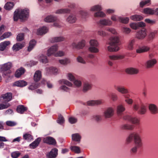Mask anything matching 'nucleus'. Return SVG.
<instances>
[{"mask_svg":"<svg viewBox=\"0 0 158 158\" xmlns=\"http://www.w3.org/2000/svg\"><path fill=\"white\" fill-rule=\"evenodd\" d=\"M137 134V132H134L130 134L129 136L127 138V142L128 143H129L132 141L133 139L134 140Z\"/></svg>","mask_w":158,"mask_h":158,"instance_id":"nucleus-35","label":"nucleus"},{"mask_svg":"<svg viewBox=\"0 0 158 158\" xmlns=\"http://www.w3.org/2000/svg\"><path fill=\"white\" fill-rule=\"evenodd\" d=\"M41 141V139L40 138H37L35 140L30 144V148H35L39 145Z\"/></svg>","mask_w":158,"mask_h":158,"instance_id":"nucleus-41","label":"nucleus"},{"mask_svg":"<svg viewBox=\"0 0 158 158\" xmlns=\"http://www.w3.org/2000/svg\"><path fill=\"white\" fill-rule=\"evenodd\" d=\"M94 16L95 18H104L106 16V14L102 10L95 12Z\"/></svg>","mask_w":158,"mask_h":158,"instance_id":"nucleus-27","label":"nucleus"},{"mask_svg":"<svg viewBox=\"0 0 158 158\" xmlns=\"http://www.w3.org/2000/svg\"><path fill=\"white\" fill-rule=\"evenodd\" d=\"M36 44V41L34 40H31L29 42V46L28 48V51H31L34 48Z\"/></svg>","mask_w":158,"mask_h":158,"instance_id":"nucleus-42","label":"nucleus"},{"mask_svg":"<svg viewBox=\"0 0 158 158\" xmlns=\"http://www.w3.org/2000/svg\"><path fill=\"white\" fill-rule=\"evenodd\" d=\"M97 34L98 35L102 37H105L107 35L106 32L102 29H100L98 30L97 31Z\"/></svg>","mask_w":158,"mask_h":158,"instance_id":"nucleus-61","label":"nucleus"},{"mask_svg":"<svg viewBox=\"0 0 158 158\" xmlns=\"http://www.w3.org/2000/svg\"><path fill=\"white\" fill-rule=\"evenodd\" d=\"M59 46L57 44L51 46L48 50L47 55L48 56H49L52 55L55 56V54L56 53L58 49Z\"/></svg>","mask_w":158,"mask_h":158,"instance_id":"nucleus-10","label":"nucleus"},{"mask_svg":"<svg viewBox=\"0 0 158 158\" xmlns=\"http://www.w3.org/2000/svg\"><path fill=\"white\" fill-rule=\"evenodd\" d=\"M27 110L26 107L23 105H20L18 106L17 108V111L20 114H23L25 111Z\"/></svg>","mask_w":158,"mask_h":158,"instance_id":"nucleus-50","label":"nucleus"},{"mask_svg":"<svg viewBox=\"0 0 158 158\" xmlns=\"http://www.w3.org/2000/svg\"><path fill=\"white\" fill-rule=\"evenodd\" d=\"M109 42L106 46V50L110 52H117L120 50V40L119 36H113L109 39Z\"/></svg>","mask_w":158,"mask_h":158,"instance_id":"nucleus-1","label":"nucleus"},{"mask_svg":"<svg viewBox=\"0 0 158 158\" xmlns=\"http://www.w3.org/2000/svg\"><path fill=\"white\" fill-rule=\"evenodd\" d=\"M23 46V44L20 43H17L13 45L12 48L14 51L16 52L22 48Z\"/></svg>","mask_w":158,"mask_h":158,"instance_id":"nucleus-38","label":"nucleus"},{"mask_svg":"<svg viewBox=\"0 0 158 158\" xmlns=\"http://www.w3.org/2000/svg\"><path fill=\"white\" fill-rule=\"evenodd\" d=\"M48 31V28L45 26L40 27L36 31L35 30V32L39 35H42L47 33Z\"/></svg>","mask_w":158,"mask_h":158,"instance_id":"nucleus-8","label":"nucleus"},{"mask_svg":"<svg viewBox=\"0 0 158 158\" xmlns=\"http://www.w3.org/2000/svg\"><path fill=\"white\" fill-rule=\"evenodd\" d=\"M43 141L44 142L50 144L54 145L56 143L55 140L52 137L50 136L44 138Z\"/></svg>","mask_w":158,"mask_h":158,"instance_id":"nucleus-21","label":"nucleus"},{"mask_svg":"<svg viewBox=\"0 0 158 158\" xmlns=\"http://www.w3.org/2000/svg\"><path fill=\"white\" fill-rule=\"evenodd\" d=\"M124 57V55L121 54L111 55L108 56L109 59L112 60L122 59Z\"/></svg>","mask_w":158,"mask_h":158,"instance_id":"nucleus-19","label":"nucleus"},{"mask_svg":"<svg viewBox=\"0 0 158 158\" xmlns=\"http://www.w3.org/2000/svg\"><path fill=\"white\" fill-rule=\"evenodd\" d=\"M103 8L101 4H97L92 6L90 7V11L91 12L98 11L99 10H102Z\"/></svg>","mask_w":158,"mask_h":158,"instance_id":"nucleus-23","label":"nucleus"},{"mask_svg":"<svg viewBox=\"0 0 158 158\" xmlns=\"http://www.w3.org/2000/svg\"><path fill=\"white\" fill-rule=\"evenodd\" d=\"M135 42V40L132 39L130 40L128 43L127 46V48L129 50H132L134 49V45Z\"/></svg>","mask_w":158,"mask_h":158,"instance_id":"nucleus-37","label":"nucleus"},{"mask_svg":"<svg viewBox=\"0 0 158 158\" xmlns=\"http://www.w3.org/2000/svg\"><path fill=\"white\" fill-rule=\"evenodd\" d=\"M150 49V47L148 46H144L137 49L136 52L138 53L145 52L149 51Z\"/></svg>","mask_w":158,"mask_h":158,"instance_id":"nucleus-24","label":"nucleus"},{"mask_svg":"<svg viewBox=\"0 0 158 158\" xmlns=\"http://www.w3.org/2000/svg\"><path fill=\"white\" fill-rule=\"evenodd\" d=\"M57 17L52 15H49L46 16L44 19V22L47 23H51L57 21Z\"/></svg>","mask_w":158,"mask_h":158,"instance_id":"nucleus-16","label":"nucleus"},{"mask_svg":"<svg viewBox=\"0 0 158 158\" xmlns=\"http://www.w3.org/2000/svg\"><path fill=\"white\" fill-rule=\"evenodd\" d=\"M64 119L63 116L61 114L58 115V117L57 120V122L59 124L62 125L64 123Z\"/></svg>","mask_w":158,"mask_h":158,"instance_id":"nucleus-58","label":"nucleus"},{"mask_svg":"<svg viewBox=\"0 0 158 158\" xmlns=\"http://www.w3.org/2000/svg\"><path fill=\"white\" fill-rule=\"evenodd\" d=\"M134 141L135 145V146L138 148H140L142 146V140L139 135L138 133H137Z\"/></svg>","mask_w":158,"mask_h":158,"instance_id":"nucleus-12","label":"nucleus"},{"mask_svg":"<svg viewBox=\"0 0 158 158\" xmlns=\"http://www.w3.org/2000/svg\"><path fill=\"white\" fill-rule=\"evenodd\" d=\"M123 119L129 121L133 124H138L139 122V119L137 118L129 115H126L124 117Z\"/></svg>","mask_w":158,"mask_h":158,"instance_id":"nucleus-17","label":"nucleus"},{"mask_svg":"<svg viewBox=\"0 0 158 158\" xmlns=\"http://www.w3.org/2000/svg\"><path fill=\"white\" fill-rule=\"evenodd\" d=\"M72 140L79 143L81 139V136L78 133H75L72 135Z\"/></svg>","mask_w":158,"mask_h":158,"instance_id":"nucleus-29","label":"nucleus"},{"mask_svg":"<svg viewBox=\"0 0 158 158\" xmlns=\"http://www.w3.org/2000/svg\"><path fill=\"white\" fill-rule=\"evenodd\" d=\"M41 77V72L40 70L36 71L34 76V79L35 81H39Z\"/></svg>","mask_w":158,"mask_h":158,"instance_id":"nucleus-30","label":"nucleus"},{"mask_svg":"<svg viewBox=\"0 0 158 158\" xmlns=\"http://www.w3.org/2000/svg\"><path fill=\"white\" fill-rule=\"evenodd\" d=\"M106 30L107 32L114 35H117L118 33L116 29L112 27H107L106 28Z\"/></svg>","mask_w":158,"mask_h":158,"instance_id":"nucleus-39","label":"nucleus"},{"mask_svg":"<svg viewBox=\"0 0 158 158\" xmlns=\"http://www.w3.org/2000/svg\"><path fill=\"white\" fill-rule=\"evenodd\" d=\"M25 72V69L23 67H21L16 71L15 74V76L16 77H19L22 75Z\"/></svg>","mask_w":158,"mask_h":158,"instance_id":"nucleus-25","label":"nucleus"},{"mask_svg":"<svg viewBox=\"0 0 158 158\" xmlns=\"http://www.w3.org/2000/svg\"><path fill=\"white\" fill-rule=\"evenodd\" d=\"M27 83L24 81H19L15 82L14 83V85L18 87H23L26 85Z\"/></svg>","mask_w":158,"mask_h":158,"instance_id":"nucleus-34","label":"nucleus"},{"mask_svg":"<svg viewBox=\"0 0 158 158\" xmlns=\"http://www.w3.org/2000/svg\"><path fill=\"white\" fill-rule=\"evenodd\" d=\"M147 111V109L145 105H141L140 108L138 110V113L141 114H145Z\"/></svg>","mask_w":158,"mask_h":158,"instance_id":"nucleus-48","label":"nucleus"},{"mask_svg":"<svg viewBox=\"0 0 158 158\" xmlns=\"http://www.w3.org/2000/svg\"><path fill=\"white\" fill-rule=\"evenodd\" d=\"M12 67L11 63L9 62L2 65L1 69L3 71H7L9 70Z\"/></svg>","mask_w":158,"mask_h":158,"instance_id":"nucleus-36","label":"nucleus"},{"mask_svg":"<svg viewBox=\"0 0 158 158\" xmlns=\"http://www.w3.org/2000/svg\"><path fill=\"white\" fill-rule=\"evenodd\" d=\"M10 105L9 103H4L0 104V110L6 109L10 106Z\"/></svg>","mask_w":158,"mask_h":158,"instance_id":"nucleus-62","label":"nucleus"},{"mask_svg":"<svg viewBox=\"0 0 158 158\" xmlns=\"http://www.w3.org/2000/svg\"><path fill=\"white\" fill-rule=\"evenodd\" d=\"M157 63V60L153 58L148 60L145 63V66L147 68H150L153 67Z\"/></svg>","mask_w":158,"mask_h":158,"instance_id":"nucleus-15","label":"nucleus"},{"mask_svg":"<svg viewBox=\"0 0 158 158\" xmlns=\"http://www.w3.org/2000/svg\"><path fill=\"white\" fill-rule=\"evenodd\" d=\"M70 148L72 151L76 153H80L81 151L80 148L78 146H71Z\"/></svg>","mask_w":158,"mask_h":158,"instance_id":"nucleus-54","label":"nucleus"},{"mask_svg":"<svg viewBox=\"0 0 158 158\" xmlns=\"http://www.w3.org/2000/svg\"><path fill=\"white\" fill-rule=\"evenodd\" d=\"M92 88V85L89 83H85L83 85V91L84 92H86L90 90Z\"/></svg>","mask_w":158,"mask_h":158,"instance_id":"nucleus-32","label":"nucleus"},{"mask_svg":"<svg viewBox=\"0 0 158 158\" xmlns=\"http://www.w3.org/2000/svg\"><path fill=\"white\" fill-rule=\"evenodd\" d=\"M122 31L125 34H129L131 32V30L129 28L124 27H122Z\"/></svg>","mask_w":158,"mask_h":158,"instance_id":"nucleus-60","label":"nucleus"},{"mask_svg":"<svg viewBox=\"0 0 158 158\" xmlns=\"http://www.w3.org/2000/svg\"><path fill=\"white\" fill-rule=\"evenodd\" d=\"M77 61L80 63L85 64H86V61L83 57L79 55L77 56L76 58Z\"/></svg>","mask_w":158,"mask_h":158,"instance_id":"nucleus-53","label":"nucleus"},{"mask_svg":"<svg viewBox=\"0 0 158 158\" xmlns=\"http://www.w3.org/2000/svg\"><path fill=\"white\" fill-rule=\"evenodd\" d=\"M70 9L67 8H61L57 10L55 12L56 14H68L70 12Z\"/></svg>","mask_w":158,"mask_h":158,"instance_id":"nucleus-26","label":"nucleus"},{"mask_svg":"<svg viewBox=\"0 0 158 158\" xmlns=\"http://www.w3.org/2000/svg\"><path fill=\"white\" fill-rule=\"evenodd\" d=\"M39 86V85L38 83H35L32 84L29 87V89L34 90L37 88Z\"/></svg>","mask_w":158,"mask_h":158,"instance_id":"nucleus-63","label":"nucleus"},{"mask_svg":"<svg viewBox=\"0 0 158 158\" xmlns=\"http://www.w3.org/2000/svg\"><path fill=\"white\" fill-rule=\"evenodd\" d=\"M59 62L61 64L66 65L70 63V60L68 58H66L64 59L60 60Z\"/></svg>","mask_w":158,"mask_h":158,"instance_id":"nucleus-52","label":"nucleus"},{"mask_svg":"<svg viewBox=\"0 0 158 158\" xmlns=\"http://www.w3.org/2000/svg\"><path fill=\"white\" fill-rule=\"evenodd\" d=\"M143 13L145 14L153 15L154 14V10L149 8H146L143 9Z\"/></svg>","mask_w":158,"mask_h":158,"instance_id":"nucleus-46","label":"nucleus"},{"mask_svg":"<svg viewBox=\"0 0 158 158\" xmlns=\"http://www.w3.org/2000/svg\"><path fill=\"white\" fill-rule=\"evenodd\" d=\"M97 24L102 26H110L112 25L113 22L110 19L103 18L100 19Z\"/></svg>","mask_w":158,"mask_h":158,"instance_id":"nucleus-6","label":"nucleus"},{"mask_svg":"<svg viewBox=\"0 0 158 158\" xmlns=\"http://www.w3.org/2000/svg\"><path fill=\"white\" fill-rule=\"evenodd\" d=\"M103 103L102 99H98L88 101L86 102V104L89 106H94L96 105H101Z\"/></svg>","mask_w":158,"mask_h":158,"instance_id":"nucleus-11","label":"nucleus"},{"mask_svg":"<svg viewBox=\"0 0 158 158\" xmlns=\"http://www.w3.org/2000/svg\"><path fill=\"white\" fill-rule=\"evenodd\" d=\"M45 70L47 75H56L59 73V69L56 67L53 66L47 67L45 68Z\"/></svg>","mask_w":158,"mask_h":158,"instance_id":"nucleus-9","label":"nucleus"},{"mask_svg":"<svg viewBox=\"0 0 158 158\" xmlns=\"http://www.w3.org/2000/svg\"><path fill=\"white\" fill-rule=\"evenodd\" d=\"M39 86V85L38 83H35L32 84L29 87V89L34 90L37 88Z\"/></svg>","mask_w":158,"mask_h":158,"instance_id":"nucleus-64","label":"nucleus"},{"mask_svg":"<svg viewBox=\"0 0 158 158\" xmlns=\"http://www.w3.org/2000/svg\"><path fill=\"white\" fill-rule=\"evenodd\" d=\"M122 128L123 129L132 130L134 128V126L129 124H124L122 126Z\"/></svg>","mask_w":158,"mask_h":158,"instance_id":"nucleus-55","label":"nucleus"},{"mask_svg":"<svg viewBox=\"0 0 158 158\" xmlns=\"http://www.w3.org/2000/svg\"><path fill=\"white\" fill-rule=\"evenodd\" d=\"M10 44L9 41H5L1 42L0 44V50L1 51H4L6 48L7 46Z\"/></svg>","mask_w":158,"mask_h":158,"instance_id":"nucleus-31","label":"nucleus"},{"mask_svg":"<svg viewBox=\"0 0 158 158\" xmlns=\"http://www.w3.org/2000/svg\"><path fill=\"white\" fill-rule=\"evenodd\" d=\"M130 19L133 20L137 21L142 20L143 18L140 15H135L131 16Z\"/></svg>","mask_w":158,"mask_h":158,"instance_id":"nucleus-49","label":"nucleus"},{"mask_svg":"<svg viewBox=\"0 0 158 158\" xmlns=\"http://www.w3.org/2000/svg\"><path fill=\"white\" fill-rule=\"evenodd\" d=\"M58 150L56 148L52 149L49 153L47 154L48 158H55L57 155Z\"/></svg>","mask_w":158,"mask_h":158,"instance_id":"nucleus-20","label":"nucleus"},{"mask_svg":"<svg viewBox=\"0 0 158 158\" xmlns=\"http://www.w3.org/2000/svg\"><path fill=\"white\" fill-rule=\"evenodd\" d=\"M129 19L128 17H123L121 16L118 17V21L120 23L124 24L127 23L129 21Z\"/></svg>","mask_w":158,"mask_h":158,"instance_id":"nucleus-45","label":"nucleus"},{"mask_svg":"<svg viewBox=\"0 0 158 158\" xmlns=\"http://www.w3.org/2000/svg\"><path fill=\"white\" fill-rule=\"evenodd\" d=\"M11 33L10 32H7L4 33L0 37V40H2L4 39L8 38L11 35Z\"/></svg>","mask_w":158,"mask_h":158,"instance_id":"nucleus-57","label":"nucleus"},{"mask_svg":"<svg viewBox=\"0 0 158 158\" xmlns=\"http://www.w3.org/2000/svg\"><path fill=\"white\" fill-rule=\"evenodd\" d=\"M114 114V110L112 107H109L104 110L103 116L106 118H109L113 116Z\"/></svg>","mask_w":158,"mask_h":158,"instance_id":"nucleus-4","label":"nucleus"},{"mask_svg":"<svg viewBox=\"0 0 158 158\" xmlns=\"http://www.w3.org/2000/svg\"><path fill=\"white\" fill-rule=\"evenodd\" d=\"M125 110V108L123 105L120 104L118 105L117 108V114L119 115H121Z\"/></svg>","mask_w":158,"mask_h":158,"instance_id":"nucleus-40","label":"nucleus"},{"mask_svg":"<svg viewBox=\"0 0 158 158\" xmlns=\"http://www.w3.org/2000/svg\"><path fill=\"white\" fill-rule=\"evenodd\" d=\"M29 14V10L27 9H17L14 12V20L17 21L19 19L21 21H25L28 18Z\"/></svg>","mask_w":158,"mask_h":158,"instance_id":"nucleus-2","label":"nucleus"},{"mask_svg":"<svg viewBox=\"0 0 158 158\" xmlns=\"http://www.w3.org/2000/svg\"><path fill=\"white\" fill-rule=\"evenodd\" d=\"M125 71L128 74L133 75L138 73L139 70L137 68L131 67L127 69Z\"/></svg>","mask_w":158,"mask_h":158,"instance_id":"nucleus-22","label":"nucleus"},{"mask_svg":"<svg viewBox=\"0 0 158 158\" xmlns=\"http://www.w3.org/2000/svg\"><path fill=\"white\" fill-rule=\"evenodd\" d=\"M14 5L15 4L13 2H7L5 4L4 8L6 10H10L13 8Z\"/></svg>","mask_w":158,"mask_h":158,"instance_id":"nucleus-43","label":"nucleus"},{"mask_svg":"<svg viewBox=\"0 0 158 158\" xmlns=\"http://www.w3.org/2000/svg\"><path fill=\"white\" fill-rule=\"evenodd\" d=\"M147 35V30L145 29H142L138 31L136 34V37L137 39L142 40Z\"/></svg>","mask_w":158,"mask_h":158,"instance_id":"nucleus-7","label":"nucleus"},{"mask_svg":"<svg viewBox=\"0 0 158 158\" xmlns=\"http://www.w3.org/2000/svg\"><path fill=\"white\" fill-rule=\"evenodd\" d=\"M77 20L76 16L73 14L69 15L66 19V21L70 23H75Z\"/></svg>","mask_w":158,"mask_h":158,"instance_id":"nucleus-18","label":"nucleus"},{"mask_svg":"<svg viewBox=\"0 0 158 158\" xmlns=\"http://www.w3.org/2000/svg\"><path fill=\"white\" fill-rule=\"evenodd\" d=\"M151 2V0H145L142 1L140 2L139 3V6L141 7H143V6L146 5H147V6H149Z\"/></svg>","mask_w":158,"mask_h":158,"instance_id":"nucleus-56","label":"nucleus"},{"mask_svg":"<svg viewBox=\"0 0 158 158\" xmlns=\"http://www.w3.org/2000/svg\"><path fill=\"white\" fill-rule=\"evenodd\" d=\"M86 41L84 40H82L77 43V49H82L85 45Z\"/></svg>","mask_w":158,"mask_h":158,"instance_id":"nucleus-47","label":"nucleus"},{"mask_svg":"<svg viewBox=\"0 0 158 158\" xmlns=\"http://www.w3.org/2000/svg\"><path fill=\"white\" fill-rule=\"evenodd\" d=\"M38 57L39 60L42 63L46 64L48 62V60L45 54L42 53Z\"/></svg>","mask_w":158,"mask_h":158,"instance_id":"nucleus-28","label":"nucleus"},{"mask_svg":"<svg viewBox=\"0 0 158 158\" xmlns=\"http://www.w3.org/2000/svg\"><path fill=\"white\" fill-rule=\"evenodd\" d=\"M148 109L151 114H158V107L154 104H150L148 106Z\"/></svg>","mask_w":158,"mask_h":158,"instance_id":"nucleus-13","label":"nucleus"},{"mask_svg":"<svg viewBox=\"0 0 158 158\" xmlns=\"http://www.w3.org/2000/svg\"><path fill=\"white\" fill-rule=\"evenodd\" d=\"M114 87L118 91L122 94H126L129 92L128 89L123 86L115 85Z\"/></svg>","mask_w":158,"mask_h":158,"instance_id":"nucleus-14","label":"nucleus"},{"mask_svg":"<svg viewBox=\"0 0 158 158\" xmlns=\"http://www.w3.org/2000/svg\"><path fill=\"white\" fill-rule=\"evenodd\" d=\"M66 77L68 79L71 81H73L75 79L73 73H69L66 74Z\"/></svg>","mask_w":158,"mask_h":158,"instance_id":"nucleus-51","label":"nucleus"},{"mask_svg":"<svg viewBox=\"0 0 158 158\" xmlns=\"http://www.w3.org/2000/svg\"><path fill=\"white\" fill-rule=\"evenodd\" d=\"M59 83L60 84H65L69 87H72L73 84L69 81L66 79H62L59 81Z\"/></svg>","mask_w":158,"mask_h":158,"instance_id":"nucleus-44","label":"nucleus"},{"mask_svg":"<svg viewBox=\"0 0 158 158\" xmlns=\"http://www.w3.org/2000/svg\"><path fill=\"white\" fill-rule=\"evenodd\" d=\"M90 46L89 48V50L92 53H97L99 52V50L97 48L99 45L98 41L94 39L91 40L89 41Z\"/></svg>","mask_w":158,"mask_h":158,"instance_id":"nucleus-3","label":"nucleus"},{"mask_svg":"<svg viewBox=\"0 0 158 158\" xmlns=\"http://www.w3.org/2000/svg\"><path fill=\"white\" fill-rule=\"evenodd\" d=\"M65 38L62 36L56 37L52 38L50 40L52 43L64 41Z\"/></svg>","mask_w":158,"mask_h":158,"instance_id":"nucleus-33","label":"nucleus"},{"mask_svg":"<svg viewBox=\"0 0 158 158\" xmlns=\"http://www.w3.org/2000/svg\"><path fill=\"white\" fill-rule=\"evenodd\" d=\"M23 137L24 139L28 141L31 140L33 139L32 135L28 133H26L24 134Z\"/></svg>","mask_w":158,"mask_h":158,"instance_id":"nucleus-59","label":"nucleus"},{"mask_svg":"<svg viewBox=\"0 0 158 158\" xmlns=\"http://www.w3.org/2000/svg\"><path fill=\"white\" fill-rule=\"evenodd\" d=\"M12 99V94L11 93H7L3 94L2 95L0 98L2 102L5 104L8 103V102L10 101Z\"/></svg>","mask_w":158,"mask_h":158,"instance_id":"nucleus-5","label":"nucleus"}]
</instances>
